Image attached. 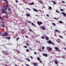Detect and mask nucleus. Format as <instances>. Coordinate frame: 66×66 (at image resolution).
<instances>
[{
  "label": "nucleus",
  "mask_w": 66,
  "mask_h": 66,
  "mask_svg": "<svg viewBox=\"0 0 66 66\" xmlns=\"http://www.w3.org/2000/svg\"><path fill=\"white\" fill-rule=\"evenodd\" d=\"M2 27H3V28H5V26L3 24H2Z\"/></svg>",
  "instance_id": "23"
},
{
  "label": "nucleus",
  "mask_w": 66,
  "mask_h": 66,
  "mask_svg": "<svg viewBox=\"0 0 66 66\" xmlns=\"http://www.w3.org/2000/svg\"><path fill=\"white\" fill-rule=\"evenodd\" d=\"M13 45V44H10V45Z\"/></svg>",
  "instance_id": "60"
},
{
  "label": "nucleus",
  "mask_w": 66,
  "mask_h": 66,
  "mask_svg": "<svg viewBox=\"0 0 66 66\" xmlns=\"http://www.w3.org/2000/svg\"><path fill=\"white\" fill-rule=\"evenodd\" d=\"M9 7V5H8V4H7V5L5 6V8L6 10H7V7Z\"/></svg>",
  "instance_id": "7"
},
{
  "label": "nucleus",
  "mask_w": 66,
  "mask_h": 66,
  "mask_svg": "<svg viewBox=\"0 0 66 66\" xmlns=\"http://www.w3.org/2000/svg\"><path fill=\"white\" fill-rule=\"evenodd\" d=\"M8 10L9 11H11V8H9L8 9Z\"/></svg>",
  "instance_id": "27"
},
{
  "label": "nucleus",
  "mask_w": 66,
  "mask_h": 66,
  "mask_svg": "<svg viewBox=\"0 0 66 66\" xmlns=\"http://www.w3.org/2000/svg\"><path fill=\"white\" fill-rule=\"evenodd\" d=\"M1 23H3V24H4V22H2Z\"/></svg>",
  "instance_id": "56"
},
{
  "label": "nucleus",
  "mask_w": 66,
  "mask_h": 66,
  "mask_svg": "<svg viewBox=\"0 0 66 66\" xmlns=\"http://www.w3.org/2000/svg\"><path fill=\"white\" fill-rule=\"evenodd\" d=\"M27 52H29V50L28 49H27L26 50Z\"/></svg>",
  "instance_id": "35"
},
{
  "label": "nucleus",
  "mask_w": 66,
  "mask_h": 66,
  "mask_svg": "<svg viewBox=\"0 0 66 66\" xmlns=\"http://www.w3.org/2000/svg\"><path fill=\"white\" fill-rule=\"evenodd\" d=\"M3 8H4V7H5V6H3Z\"/></svg>",
  "instance_id": "62"
},
{
  "label": "nucleus",
  "mask_w": 66,
  "mask_h": 66,
  "mask_svg": "<svg viewBox=\"0 0 66 66\" xmlns=\"http://www.w3.org/2000/svg\"><path fill=\"white\" fill-rule=\"evenodd\" d=\"M48 7L49 8L48 10H51V9H52V8L50 6L49 7Z\"/></svg>",
  "instance_id": "26"
},
{
  "label": "nucleus",
  "mask_w": 66,
  "mask_h": 66,
  "mask_svg": "<svg viewBox=\"0 0 66 66\" xmlns=\"http://www.w3.org/2000/svg\"><path fill=\"white\" fill-rule=\"evenodd\" d=\"M26 9H27V10H29V11H31V9H29L28 8H26Z\"/></svg>",
  "instance_id": "36"
},
{
  "label": "nucleus",
  "mask_w": 66,
  "mask_h": 66,
  "mask_svg": "<svg viewBox=\"0 0 66 66\" xmlns=\"http://www.w3.org/2000/svg\"><path fill=\"white\" fill-rule=\"evenodd\" d=\"M42 54L43 56H45V57H47L48 56V55L46 54H44L43 53Z\"/></svg>",
  "instance_id": "6"
},
{
  "label": "nucleus",
  "mask_w": 66,
  "mask_h": 66,
  "mask_svg": "<svg viewBox=\"0 0 66 66\" xmlns=\"http://www.w3.org/2000/svg\"><path fill=\"white\" fill-rule=\"evenodd\" d=\"M28 22L29 23H31V22L30 21H28Z\"/></svg>",
  "instance_id": "52"
},
{
  "label": "nucleus",
  "mask_w": 66,
  "mask_h": 66,
  "mask_svg": "<svg viewBox=\"0 0 66 66\" xmlns=\"http://www.w3.org/2000/svg\"><path fill=\"white\" fill-rule=\"evenodd\" d=\"M40 62V63L41 64L42 63V61L40 60L39 61Z\"/></svg>",
  "instance_id": "42"
},
{
  "label": "nucleus",
  "mask_w": 66,
  "mask_h": 66,
  "mask_svg": "<svg viewBox=\"0 0 66 66\" xmlns=\"http://www.w3.org/2000/svg\"><path fill=\"white\" fill-rule=\"evenodd\" d=\"M37 59L39 61L40 60V58H39V57H37Z\"/></svg>",
  "instance_id": "21"
},
{
  "label": "nucleus",
  "mask_w": 66,
  "mask_h": 66,
  "mask_svg": "<svg viewBox=\"0 0 66 66\" xmlns=\"http://www.w3.org/2000/svg\"><path fill=\"white\" fill-rule=\"evenodd\" d=\"M58 51L59 52H60V51H61L60 50H58Z\"/></svg>",
  "instance_id": "57"
},
{
  "label": "nucleus",
  "mask_w": 66,
  "mask_h": 66,
  "mask_svg": "<svg viewBox=\"0 0 66 66\" xmlns=\"http://www.w3.org/2000/svg\"><path fill=\"white\" fill-rule=\"evenodd\" d=\"M26 15L28 17H30V14H26Z\"/></svg>",
  "instance_id": "12"
},
{
  "label": "nucleus",
  "mask_w": 66,
  "mask_h": 66,
  "mask_svg": "<svg viewBox=\"0 0 66 66\" xmlns=\"http://www.w3.org/2000/svg\"><path fill=\"white\" fill-rule=\"evenodd\" d=\"M62 3H65V2L64 1H62Z\"/></svg>",
  "instance_id": "46"
},
{
  "label": "nucleus",
  "mask_w": 66,
  "mask_h": 66,
  "mask_svg": "<svg viewBox=\"0 0 66 66\" xmlns=\"http://www.w3.org/2000/svg\"><path fill=\"white\" fill-rule=\"evenodd\" d=\"M57 42L59 43V42H60V39H57L56 40Z\"/></svg>",
  "instance_id": "18"
},
{
  "label": "nucleus",
  "mask_w": 66,
  "mask_h": 66,
  "mask_svg": "<svg viewBox=\"0 0 66 66\" xmlns=\"http://www.w3.org/2000/svg\"><path fill=\"white\" fill-rule=\"evenodd\" d=\"M2 52L3 53H4L5 55H9V52L7 51H2Z\"/></svg>",
  "instance_id": "1"
},
{
  "label": "nucleus",
  "mask_w": 66,
  "mask_h": 66,
  "mask_svg": "<svg viewBox=\"0 0 66 66\" xmlns=\"http://www.w3.org/2000/svg\"><path fill=\"white\" fill-rule=\"evenodd\" d=\"M4 1L6 3V4H8V2H7V1L6 0H4Z\"/></svg>",
  "instance_id": "20"
},
{
  "label": "nucleus",
  "mask_w": 66,
  "mask_h": 66,
  "mask_svg": "<svg viewBox=\"0 0 66 66\" xmlns=\"http://www.w3.org/2000/svg\"><path fill=\"white\" fill-rule=\"evenodd\" d=\"M49 39V37H47L46 38V39L47 40H48Z\"/></svg>",
  "instance_id": "17"
},
{
  "label": "nucleus",
  "mask_w": 66,
  "mask_h": 66,
  "mask_svg": "<svg viewBox=\"0 0 66 66\" xmlns=\"http://www.w3.org/2000/svg\"><path fill=\"white\" fill-rule=\"evenodd\" d=\"M61 64H62V65H64V64L61 63Z\"/></svg>",
  "instance_id": "58"
},
{
  "label": "nucleus",
  "mask_w": 66,
  "mask_h": 66,
  "mask_svg": "<svg viewBox=\"0 0 66 66\" xmlns=\"http://www.w3.org/2000/svg\"><path fill=\"white\" fill-rule=\"evenodd\" d=\"M49 48H50V47H46V48L48 50H49Z\"/></svg>",
  "instance_id": "30"
},
{
  "label": "nucleus",
  "mask_w": 66,
  "mask_h": 66,
  "mask_svg": "<svg viewBox=\"0 0 66 66\" xmlns=\"http://www.w3.org/2000/svg\"><path fill=\"white\" fill-rule=\"evenodd\" d=\"M54 63H55L56 64H58V62H57V60H56L54 61Z\"/></svg>",
  "instance_id": "9"
},
{
  "label": "nucleus",
  "mask_w": 66,
  "mask_h": 66,
  "mask_svg": "<svg viewBox=\"0 0 66 66\" xmlns=\"http://www.w3.org/2000/svg\"><path fill=\"white\" fill-rule=\"evenodd\" d=\"M62 14L63 15V16L64 17H66V14H65V13L64 12H62Z\"/></svg>",
  "instance_id": "8"
},
{
  "label": "nucleus",
  "mask_w": 66,
  "mask_h": 66,
  "mask_svg": "<svg viewBox=\"0 0 66 66\" xmlns=\"http://www.w3.org/2000/svg\"><path fill=\"white\" fill-rule=\"evenodd\" d=\"M13 34H14V32H13Z\"/></svg>",
  "instance_id": "63"
},
{
  "label": "nucleus",
  "mask_w": 66,
  "mask_h": 66,
  "mask_svg": "<svg viewBox=\"0 0 66 66\" xmlns=\"http://www.w3.org/2000/svg\"><path fill=\"white\" fill-rule=\"evenodd\" d=\"M37 23L39 26H40L41 24H43V23L41 22L38 21L37 22Z\"/></svg>",
  "instance_id": "5"
},
{
  "label": "nucleus",
  "mask_w": 66,
  "mask_h": 66,
  "mask_svg": "<svg viewBox=\"0 0 66 66\" xmlns=\"http://www.w3.org/2000/svg\"><path fill=\"white\" fill-rule=\"evenodd\" d=\"M59 48L57 47H55V49L56 50H59Z\"/></svg>",
  "instance_id": "16"
},
{
  "label": "nucleus",
  "mask_w": 66,
  "mask_h": 66,
  "mask_svg": "<svg viewBox=\"0 0 66 66\" xmlns=\"http://www.w3.org/2000/svg\"><path fill=\"white\" fill-rule=\"evenodd\" d=\"M29 4L31 5H33V4H34V2H32L31 3H30Z\"/></svg>",
  "instance_id": "13"
},
{
  "label": "nucleus",
  "mask_w": 66,
  "mask_h": 66,
  "mask_svg": "<svg viewBox=\"0 0 66 66\" xmlns=\"http://www.w3.org/2000/svg\"><path fill=\"white\" fill-rule=\"evenodd\" d=\"M36 16H38V15H36Z\"/></svg>",
  "instance_id": "64"
},
{
  "label": "nucleus",
  "mask_w": 66,
  "mask_h": 66,
  "mask_svg": "<svg viewBox=\"0 0 66 66\" xmlns=\"http://www.w3.org/2000/svg\"><path fill=\"white\" fill-rule=\"evenodd\" d=\"M56 13H59V12L58 10H56Z\"/></svg>",
  "instance_id": "34"
},
{
  "label": "nucleus",
  "mask_w": 66,
  "mask_h": 66,
  "mask_svg": "<svg viewBox=\"0 0 66 66\" xmlns=\"http://www.w3.org/2000/svg\"><path fill=\"white\" fill-rule=\"evenodd\" d=\"M54 18V19H56V20H57V19L55 18Z\"/></svg>",
  "instance_id": "47"
},
{
  "label": "nucleus",
  "mask_w": 66,
  "mask_h": 66,
  "mask_svg": "<svg viewBox=\"0 0 66 66\" xmlns=\"http://www.w3.org/2000/svg\"><path fill=\"white\" fill-rule=\"evenodd\" d=\"M45 48V47H44V46H43L42 47V50H44Z\"/></svg>",
  "instance_id": "39"
},
{
  "label": "nucleus",
  "mask_w": 66,
  "mask_h": 66,
  "mask_svg": "<svg viewBox=\"0 0 66 66\" xmlns=\"http://www.w3.org/2000/svg\"><path fill=\"white\" fill-rule=\"evenodd\" d=\"M22 31H24V29H23L22 30Z\"/></svg>",
  "instance_id": "59"
},
{
  "label": "nucleus",
  "mask_w": 66,
  "mask_h": 66,
  "mask_svg": "<svg viewBox=\"0 0 66 66\" xmlns=\"http://www.w3.org/2000/svg\"><path fill=\"white\" fill-rule=\"evenodd\" d=\"M1 11L3 14H7L8 13V12H6V11H5L4 9H1Z\"/></svg>",
  "instance_id": "3"
},
{
  "label": "nucleus",
  "mask_w": 66,
  "mask_h": 66,
  "mask_svg": "<svg viewBox=\"0 0 66 66\" xmlns=\"http://www.w3.org/2000/svg\"><path fill=\"white\" fill-rule=\"evenodd\" d=\"M29 49H30V50H32V48L31 47H29Z\"/></svg>",
  "instance_id": "48"
},
{
  "label": "nucleus",
  "mask_w": 66,
  "mask_h": 66,
  "mask_svg": "<svg viewBox=\"0 0 66 66\" xmlns=\"http://www.w3.org/2000/svg\"><path fill=\"white\" fill-rule=\"evenodd\" d=\"M60 11H62L63 12H64V10H63V9H60Z\"/></svg>",
  "instance_id": "32"
},
{
  "label": "nucleus",
  "mask_w": 66,
  "mask_h": 66,
  "mask_svg": "<svg viewBox=\"0 0 66 66\" xmlns=\"http://www.w3.org/2000/svg\"><path fill=\"white\" fill-rule=\"evenodd\" d=\"M7 39H10V38H11L10 37H8L7 38Z\"/></svg>",
  "instance_id": "37"
},
{
  "label": "nucleus",
  "mask_w": 66,
  "mask_h": 66,
  "mask_svg": "<svg viewBox=\"0 0 66 66\" xmlns=\"http://www.w3.org/2000/svg\"><path fill=\"white\" fill-rule=\"evenodd\" d=\"M19 37H18L16 38V39L17 40H19Z\"/></svg>",
  "instance_id": "40"
},
{
  "label": "nucleus",
  "mask_w": 66,
  "mask_h": 66,
  "mask_svg": "<svg viewBox=\"0 0 66 66\" xmlns=\"http://www.w3.org/2000/svg\"><path fill=\"white\" fill-rule=\"evenodd\" d=\"M24 48H27V46H24Z\"/></svg>",
  "instance_id": "51"
},
{
  "label": "nucleus",
  "mask_w": 66,
  "mask_h": 66,
  "mask_svg": "<svg viewBox=\"0 0 66 66\" xmlns=\"http://www.w3.org/2000/svg\"><path fill=\"white\" fill-rule=\"evenodd\" d=\"M26 44L27 46H30V45L28 43H26Z\"/></svg>",
  "instance_id": "44"
},
{
  "label": "nucleus",
  "mask_w": 66,
  "mask_h": 66,
  "mask_svg": "<svg viewBox=\"0 0 66 66\" xmlns=\"http://www.w3.org/2000/svg\"><path fill=\"white\" fill-rule=\"evenodd\" d=\"M49 49V50H52V48H51V47H50Z\"/></svg>",
  "instance_id": "31"
},
{
  "label": "nucleus",
  "mask_w": 66,
  "mask_h": 66,
  "mask_svg": "<svg viewBox=\"0 0 66 66\" xmlns=\"http://www.w3.org/2000/svg\"><path fill=\"white\" fill-rule=\"evenodd\" d=\"M34 53L35 54H36V52H34Z\"/></svg>",
  "instance_id": "53"
},
{
  "label": "nucleus",
  "mask_w": 66,
  "mask_h": 66,
  "mask_svg": "<svg viewBox=\"0 0 66 66\" xmlns=\"http://www.w3.org/2000/svg\"><path fill=\"white\" fill-rule=\"evenodd\" d=\"M42 39H44L45 37H44V36H42Z\"/></svg>",
  "instance_id": "28"
},
{
  "label": "nucleus",
  "mask_w": 66,
  "mask_h": 66,
  "mask_svg": "<svg viewBox=\"0 0 66 66\" xmlns=\"http://www.w3.org/2000/svg\"><path fill=\"white\" fill-rule=\"evenodd\" d=\"M51 2H53V4H56V3H55V2L54 1H52Z\"/></svg>",
  "instance_id": "15"
},
{
  "label": "nucleus",
  "mask_w": 66,
  "mask_h": 66,
  "mask_svg": "<svg viewBox=\"0 0 66 66\" xmlns=\"http://www.w3.org/2000/svg\"><path fill=\"white\" fill-rule=\"evenodd\" d=\"M5 8H4V10H5Z\"/></svg>",
  "instance_id": "61"
},
{
  "label": "nucleus",
  "mask_w": 66,
  "mask_h": 66,
  "mask_svg": "<svg viewBox=\"0 0 66 66\" xmlns=\"http://www.w3.org/2000/svg\"><path fill=\"white\" fill-rule=\"evenodd\" d=\"M0 19L2 20H3V18L2 17L0 16Z\"/></svg>",
  "instance_id": "25"
},
{
  "label": "nucleus",
  "mask_w": 66,
  "mask_h": 66,
  "mask_svg": "<svg viewBox=\"0 0 66 66\" xmlns=\"http://www.w3.org/2000/svg\"><path fill=\"white\" fill-rule=\"evenodd\" d=\"M25 59H26L29 62H30V60L28 58H26Z\"/></svg>",
  "instance_id": "19"
},
{
  "label": "nucleus",
  "mask_w": 66,
  "mask_h": 66,
  "mask_svg": "<svg viewBox=\"0 0 66 66\" xmlns=\"http://www.w3.org/2000/svg\"><path fill=\"white\" fill-rule=\"evenodd\" d=\"M31 24H32V26H35V24H34V23H31Z\"/></svg>",
  "instance_id": "29"
},
{
  "label": "nucleus",
  "mask_w": 66,
  "mask_h": 66,
  "mask_svg": "<svg viewBox=\"0 0 66 66\" xmlns=\"http://www.w3.org/2000/svg\"><path fill=\"white\" fill-rule=\"evenodd\" d=\"M5 17L7 19V17H7V16L6 15L5 16Z\"/></svg>",
  "instance_id": "43"
},
{
  "label": "nucleus",
  "mask_w": 66,
  "mask_h": 66,
  "mask_svg": "<svg viewBox=\"0 0 66 66\" xmlns=\"http://www.w3.org/2000/svg\"><path fill=\"white\" fill-rule=\"evenodd\" d=\"M33 10L35 12H38V11L36 9H34Z\"/></svg>",
  "instance_id": "11"
},
{
  "label": "nucleus",
  "mask_w": 66,
  "mask_h": 66,
  "mask_svg": "<svg viewBox=\"0 0 66 66\" xmlns=\"http://www.w3.org/2000/svg\"><path fill=\"white\" fill-rule=\"evenodd\" d=\"M7 32H5L4 34L2 35V37L6 36H7Z\"/></svg>",
  "instance_id": "4"
},
{
  "label": "nucleus",
  "mask_w": 66,
  "mask_h": 66,
  "mask_svg": "<svg viewBox=\"0 0 66 66\" xmlns=\"http://www.w3.org/2000/svg\"><path fill=\"white\" fill-rule=\"evenodd\" d=\"M46 16H47V17H49V15H48V14H46Z\"/></svg>",
  "instance_id": "54"
},
{
  "label": "nucleus",
  "mask_w": 66,
  "mask_h": 66,
  "mask_svg": "<svg viewBox=\"0 0 66 66\" xmlns=\"http://www.w3.org/2000/svg\"><path fill=\"white\" fill-rule=\"evenodd\" d=\"M26 66H30V65H29V64H26Z\"/></svg>",
  "instance_id": "45"
},
{
  "label": "nucleus",
  "mask_w": 66,
  "mask_h": 66,
  "mask_svg": "<svg viewBox=\"0 0 66 66\" xmlns=\"http://www.w3.org/2000/svg\"><path fill=\"white\" fill-rule=\"evenodd\" d=\"M15 1L16 3H18V1L17 0H16Z\"/></svg>",
  "instance_id": "50"
},
{
  "label": "nucleus",
  "mask_w": 66,
  "mask_h": 66,
  "mask_svg": "<svg viewBox=\"0 0 66 66\" xmlns=\"http://www.w3.org/2000/svg\"><path fill=\"white\" fill-rule=\"evenodd\" d=\"M33 64L34 66H36L37 65V63H33Z\"/></svg>",
  "instance_id": "10"
},
{
  "label": "nucleus",
  "mask_w": 66,
  "mask_h": 66,
  "mask_svg": "<svg viewBox=\"0 0 66 66\" xmlns=\"http://www.w3.org/2000/svg\"><path fill=\"white\" fill-rule=\"evenodd\" d=\"M52 24H53V26H56V24H55V23H53V22L52 23Z\"/></svg>",
  "instance_id": "24"
},
{
  "label": "nucleus",
  "mask_w": 66,
  "mask_h": 66,
  "mask_svg": "<svg viewBox=\"0 0 66 66\" xmlns=\"http://www.w3.org/2000/svg\"><path fill=\"white\" fill-rule=\"evenodd\" d=\"M42 30H46V28H45V27H42Z\"/></svg>",
  "instance_id": "14"
},
{
  "label": "nucleus",
  "mask_w": 66,
  "mask_h": 66,
  "mask_svg": "<svg viewBox=\"0 0 66 66\" xmlns=\"http://www.w3.org/2000/svg\"><path fill=\"white\" fill-rule=\"evenodd\" d=\"M29 31H32V30H31V29H29Z\"/></svg>",
  "instance_id": "55"
},
{
  "label": "nucleus",
  "mask_w": 66,
  "mask_h": 66,
  "mask_svg": "<svg viewBox=\"0 0 66 66\" xmlns=\"http://www.w3.org/2000/svg\"><path fill=\"white\" fill-rule=\"evenodd\" d=\"M59 23H63V22L62 21H59Z\"/></svg>",
  "instance_id": "22"
},
{
  "label": "nucleus",
  "mask_w": 66,
  "mask_h": 66,
  "mask_svg": "<svg viewBox=\"0 0 66 66\" xmlns=\"http://www.w3.org/2000/svg\"><path fill=\"white\" fill-rule=\"evenodd\" d=\"M60 38H63V37H62V36H60Z\"/></svg>",
  "instance_id": "33"
},
{
  "label": "nucleus",
  "mask_w": 66,
  "mask_h": 66,
  "mask_svg": "<svg viewBox=\"0 0 66 66\" xmlns=\"http://www.w3.org/2000/svg\"><path fill=\"white\" fill-rule=\"evenodd\" d=\"M47 42L49 44H52L53 45H54V43L52 42V41L51 40H49V41H47Z\"/></svg>",
  "instance_id": "2"
},
{
  "label": "nucleus",
  "mask_w": 66,
  "mask_h": 66,
  "mask_svg": "<svg viewBox=\"0 0 66 66\" xmlns=\"http://www.w3.org/2000/svg\"><path fill=\"white\" fill-rule=\"evenodd\" d=\"M30 58H31V59H33V57H32V56H30Z\"/></svg>",
  "instance_id": "49"
},
{
  "label": "nucleus",
  "mask_w": 66,
  "mask_h": 66,
  "mask_svg": "<svg viewBox=\"0 0 66 66\" xmlns=\"http://www.w3.org/2000/svg\"><path fill=\"white\" fill-rule=\"evenodd\" d=\"M56 31H57V32H60V31H59V30H57V29H56Z\"/></svg>",
  "instance_id": "38"
},
{
  "label": "nucleus",
  "mask_w": 66,
  "mask_h": 66,
  "mask_svg": "<svg viewBox=\"0 0 66 66\" xmlns=\"http://www.w3.org/2000/svg\"><path fill=\"white\" fill-rule=\"evenodd\" d=\"M25 37H26V38H29V37L28 36H27L26 35V36H25Z\"/></svg>",
  "instance_id": "41"
}]
</instances>
